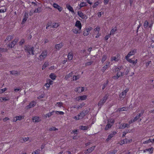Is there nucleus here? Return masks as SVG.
Wrapping results in <instances>:
<instances>
[{"mask_svg": "<svg viewBox=\"0 0 154 154\" xmlns=\"http://www.w3.org/2000/svg\"><path fill=\"white\" fill-rule=\"evenodd\" d=\"M85 103H81L80 105L77 106V109H78L82 108V107L85 106Z\"/></svg>", "mask_w": 154, "mask_h": 154, "instance_id": "36", "label": "nucleus"}, {"mask_svg": "<svg viewBox=\"0 0 154 154\" xmlns=\"http://www.w3.org/2000/svg\"><path fill=\"white\" fill-rule=\"evenodd\" d=\"M59 26V24L58 23H54L53 24L52 27L57 28Z\"/></svg>", "mask_w": 154, "mask_h": 154, "instance_id": "49", "label": "nucleus"}, {"mask_svg": "<svg viewBox=\"0 0 154 154\" xmlns=\"http://www.w3.org/2000/svg\"><path fill=\"white\" fill-rule=\"evenodd\" d=\"M41 7H38L37 9H36L34 11V13H39L41 12Z\"/></svg>", "mask_w": 154, "mask_h": 154, "instance_id": "39", "label": "nucleus"}, {"mask_svg": "<svg viewBox=\"0 0 154 154\" xmlns=\"http://www.w3.org/2000/svg\"><path fill=\"white\" fill-rule=\"evenodd\" d=\"M7 90V88H4L1 89L0 90V94H2L4 92L6 91Z\"/></svg>", "mask_w": 154, "mask_h": 154, "instance_id": "60", "label": "nucleus"}, {"mask_svg": "<svg viewBox=\"0 0 154 154\" xmlns=\"http://www.w3.org/2000/svg\"><path fill=\"white\" fill-rule=\"evenodd\" d=\"M77 13L79 16L82 19H85L86 17V15L81 11H78Z\"/></svg>", "mask_w": 154, "mask_h": 154, "instance_id": "18", "label": "nucleus"}, {"mask_svg": "<svg viewBox=\"0 0 154 154\" xmlns=\"http://www.w3.org/2000/svg\"><path fill=\"white\" fill-rule=\"evenodd\" d=\"M73 118L76 120H79L82 119L81 118H80V117L79 116V115H78L77 116H74Z\"/></svg>", "mask_w": 154, "mask_h": 154, "instance_id": "56", "label": "nucleus"}, {"mask_svg": "<svg viewBox=\"0 0 154 154\" xmlns=\"http://www.w3.org/2000/svg\"><path fill=\"white\" fill-rule=\"evenodd\" d=\"M119 111H123L126 110V108L125 107H122L118 109Z\"/></svg>", "mask_w": 154, "mask_h": 154, "instance_id": "50", "label": "nucleus"}, {"mask_svg": "<svg viewBox=\"0 0 154 154\" xmlns=\"http://www.w3.org/2000/svg\"><path fill=\"white\" fill-rule=\"evenodd\" d=\"M72 74H73L72 72H71L70 73L66 75L65 76L64 79L66 80H68V79L69 78H70L72 76Z\"/></svg>", "mask_w": 154, "mask_h": 154, "instance_id": "25", "label": "nucleus"}, {"mask_svg": "<svg viewBox=\"0 0 154 154\" xmlns=\"http://www.w3.org/2000/svg\"><path fill=\"white\" fill-rule=\"evenodd\" d=\"M149 23L148 22V21L146 20V21L144 23V26L145 27H147L148 26V25Z\"/></svg>", "mask_w": 154, "mask_h": 154, "instance_id": "63", "label": "nucleus"}, {"mask_svg": "<svg viewBox=\"0 0 154 154\" xmlns=\"http://www.w3.org/2000/svg\"><path fill=\"white\" fill-rule=\"evenodd\" d=\"M119 59H118L116 57L113 56L111 58V61H112L113 60L115 61V62H117L119 61Z\"/></svg>", "mask_w": 154, "mask_h": 154, "instance_id": "38", "label": "nucleus"}, {"mask_svg": "<svg viewBox=\"0 0 154 154\" xmlns=\"http://www.w3.org/2000/svg\"><path fill=\"white\" fill-rule=\"evenodd\" d=\"M140 117V115H139L138 114H137V115L136 116V117L134 119V120H135V121H137V120H138Z\"/></svg>", "mask_w": 154, "mask_h": 154, "instance_id": "58", "label": "nucleus"}, {"mask_svg": "<svg viewBox=\"0 0 154 154\" xmlns=\"http://www.w3.org/2000/svg\"><path fill=\"white\" fill-rule=\"evenodd\" d=\"M107 82L106 83H104L103 85V87L102 88V90H103L105 89V88L106 87L107 85Z\"/></svg>", "mask_w": 154, "mask_h": 154, "instance_id": "62", "label": "nucleus"}, {"mask_svg": "<svg viewBox=\"0 0 154 154\" xmlns=\"http://www.w3.org/2000/svg\"><path fill=\"white\" fill-rule=\"evenodd\" d=\"M153 147H151L150 148L148 149H146L144 150V152H146V151H149L150 153H152L153 152Z\"/></svg>", "mask_w": 154, "mask_h": 154, "instance_id": "31", "label": "nucleus"}, {"mask_svg": "<svg viewBox=\"0 0 154 154\" xmlns=\"http://www.w3.org/2000/svg\"><path fill=\"white\" fill-rule=\"evenodd\" d=\"M150 142L152 143V141L151 140V139H149L148 140H146V141L143 142V144L148 143H149Z\"/></svg>", "mask_w": 154, "mask_h": 154, "instance_id": "52", "label": "nucleus"}, {"mask_svg": "<svg viewBox=\"0 0 154 154\" xmlns=\"http://www.w3.org/2000/svg\"><path fill=\"white\" fill-rule=\"evenodd\" d=\"M125 123H122L120 124L119 127V128H125Z\"/></svg>", "mask_w": 154, "mask_h": 154, "instance_id": "46", "label": "nucleus"}, {"mask_svg": "<svg viewBox=\"0 0 154 154\" xmlns=\"http://www.w3.org/2000/svg\"><path fill=\"white\" fill-rule=\"evenodd\" d=\"M100 27L99 26H97L94 29V31H97L98 32V33L99 32L100 30Z\"/></svg>", "mask_w": 154, "mask_h": 154, "instance_id": "64", "label": "nucleus"}, {"mask_svg": "<svg viewBox=\"0 0 154 154\" xmlns=\"http://www.w3.org/2000/svg\"><path fill=\"white\" fill-rule=\"evenodd\" d=\"M36 103L35 101H32L30 103L29 105L27 106L26 108V109H29L31 107H34L36 104Z\"/></svg>", "mask_w": 154, "mask_h": 154, "instance_id": "9", "label": "nucleus"}, {"mask_svg": "<svg viewBox=\"0 0 154 154\" xmlns=\"http://www.w3.org/2000/svg\"><path fill=\"white\" fill-rule=\"evenodd\" d=\"M16 44V43L13 41L11 43L10 47L11 48H13L15 46Z\"/></svg>", "mask_w": 154, "mask_h": 154, "instance_id": "53", "label": "nucleus"}, {"mask_svg": "<svg viewBox=\"0 0 154 154\" xmlns=\"http://www.w3.org/2000/svg\"><path fill=\"white\" fill-rule=\"evenodd\" d=\"M110 62L109 61H107L106 62V65L103 67V71H105V70L108 68L109 66Z\"/></svg>", "mask_w": 154, "mask_h": 154, "instance_id": "20", "label": "nucleus"}, {"mask_svg": "<svg viewBox=\"0 0 154 154\" xmlns=\"http://www.w3.org/2000/svg\"><path fill=\"white\" fill-rule=\"evenodd\" d=\"M63 43L62 42L59 44H57L55 45V48L56 50H60L63 47Z\"/></svg>", "mask_w": 154, "mask_h": 154, "instance_id": "14", "label": "nucleus"}, {"mask_svg": "<svg viewBox=\"0 0 154 154\" xmlns=\"http://www.w3.org/2000/svg\"><path fill=\"white\" fill-rule=\"evenodd\" d=\"M117 151L116 150H113L111 151L108 152L107 154H115L117 152Z\"/></svg>", "mask_w": 154, "mask_h": 154, "instance_id": "40", "label": "nucleus"}, {"mask_svg": "<svg viewBox=\"0 0 154 154\" xmlns=\"http://www.w3.org/2000/svg\"><path fill=\"white\" fill-rule=\"evenodd\" d=\"M63 103L61 102H58L57 103L55 106H58L59 107H61L63 106Z\"/></svg>", "mask_w": 154, "mask_h": 154, "instance_id": "45", "label": "nucleus"}, {"mask_svg": "<svg viewBox=\"0 0 154 154\" xmlns=\"http://www.w3.org/2000/svg\"><path fill=\"white\" fill-rule=\"evenodd\" d=\"M101 3V2L100 1H98L94 3V5L92 6V7L93 8H96L99 4Z\"/></svg>", "mask_w": 154, "mask_h": 154, "instance_id": "24", "label": "nucleus"}, {"mask_svg": "<svg viewBox=\"0 0 154 154\" xmlns=\"http://www.w3.org/2000/svg\"><path fill=\"white\" fill-rule=\"evenodd\" d=\"M72 31L75 33V34H77V33H79V30L77 28H74L72 30Z\"/></svg>", "mask_w": 154, "mask_h": 154, "instance_id": "42", "label": "nucleus"}, {"mask_svg": "<svg viewBox=\"0 0 154 154\" xmlns=\"http://www.w3.org/2000/svg\"><path fill=\"white\" fill-rule=\"evenodd\" d=\"M47 82L49 83L50 85H51L53 84V81L50 79H48L47 80Z\"/></svg>", "mask_w": 154, "mask_h": 154, "instance_id": "54", "label": "nucleus"}, {"mask_svg": "<svg viewBox=\"0 0 154 154\" xmlns=\"http://www.w3.org/2000/svg\"><path fill=\"white\" fill-rule=\"evenodd\" d=\"M112 124H111L109 121H108V124L106 125L105 127V130H108L109 128H111L112 126Z\"/></svg>", "mask_w": 154, "mask_h": 154, "instance_id": "27", "label": "nucleus"}, {"mask_svg": "<svg viewBox=\"0 0 154 154\" xmlns=\"http://www.w3.org/2000/svg\"><path fill=\"white\" fill-rule=\"evenodd\" d=\"M137 50L136 49H134L133 50L130 51L127 55L125 57L126 58L129 57L131 56L134 55L136 53Z\"/></svg>", "mask_w": 154, "mask_h": 154, "instance_id": "10", "label": "nucleus"}, {"mask_svg": "<svg viewBox=\"0 0 154 154\" xmlns=\"http://www.w3.org/2000/svg\"><path fill=\"white\" fill-rule=\"evenodd\" d=\"M48 65V62H45L42 66V69H45Z\"/></svg>", "mask_w": 154, "mask_h": 154, "instance_id": "43", "label": "nucleus"}, {"mask_svg": "<svg viewBox=\"0 0 154 154\" xmlns=\"http://www.w3.org/2000/svg\"><path fill=\"white\" fill-rule=\"evenodd\" d=\"M33 47H31L29 46H26L25 48V51L29 53V54L34 55Z\"/></svg>", "mask_w": 154, "mask_h": 154, "instance_id": "1", "label": "nucleus"}, {"mask_svg": "<svg viewBox=\"0 0 154 154\" xmlns=\"http://www.w3.org/2000/svg\"><path fill=\"white\" fill-rule=\"evenodd\" d=\"M87 98V96L84 95L82 96H80L78 97L77 98V100L79 101L80 100H85Z\"/></svg>", "mask_w": 154, "mask_h": 154, "instance_id": "17", "label": "nucleus"}, {"mask_svg": "<svg viewBox=\"0 0 154 154\" xmlns=\"http://www.w3.org/2000/svg\"><path fill=\"white\" fill-rule=\"evenodd\" d=\"M49 131H57L58 130V129L57 128H56L55 127H53L51 128H50L49 129Z\"/></svg>", "mask_w": 154, "mask_h": 154, "instance_id": "51", "label": "nucleus"}, {"mask_svg": "<svg viewBox=\"0 0 154 154\" xmlns=\"http://www.w3.org/2000/svg\"><path fill=\"white\" fill-rule=\"evenodd\" d=\"M89 109H85L79 114V116L80 117V118L82 119L84 116L89 113Z\"/></svg>", "mask_w": 154, "mask_h": 154, "instance_id": "2", "label": "nucleus"}, {"mask_svg": "<svg viewBox=\"0 0 154 154\" xmlns=\"http://www.w3.org/2000/svg\"><path fill=\"white\" fill-rule=\"evenodd\" d=\"M53 7L54 8L57 9L60 12L62 11V7H61L60 6H59L57 3H54L53 5Z\"/></svg>", "mask_w": 154, "mask_h": 154, "instance_id": "15", "label": "nucleus"}, {"mask_svg": "<svg viewBox=\"0 0 154 154\" xmlns=\"http://www.w3.org/2000/svg\"><path fill=\"white\" fill-rule=\"evenodd\" d=\"M29 139V138L27 137H22L20 140V142H21V143H23V142H26V141L28 140Z\"/></svg>", "mask_w": 154, "mask_h": 154, "instance_id": "28", "label": "nucleus"}, {"mask_svg": "<svg viewBox=\"0 0 154 154\" xmlns=\"http://www.w3.org/2000/svg\"><path fill=\"white\" fill-rule=\"evenodd\" d=\"M116 71L118 72L122 70H125L124 69L122 66H119L118 67H115V69Z\"/></svg>", "mask_w": 154, "mask_h": 154, "instance_id": "23", "label": "nucleus"}, {"mask_svg": "<svg viewBox=\"0 0 154 154\" xmlns=\"http://www.w3.org/2000/svg\"><path fill=\"white\" fill-rule=\"evenodd\" d=\"M9 100V99L4 97H0V101L2 102L3 101H7Z\"/></svg>", "mask_w": 154, "mask_h": 154, "instance_id": "47", "label": "nucleus"}, {"mask_svg": "<svg viewBox=\"0 0 154 154\" xmlns=\"http://www.w3.org/2000/svg\"><path fill=\"white\" fill-rule=\"evenodd\" d=\"M75 26L77 27L79 30L81 29L82 28V24L79 21L77 20L76 22Z\"/></svg>", "mask_w": 154, "mask_h": 154, "instance_id": "13", "label": "nucleus"}, {"mask_svg": "<svg viewBox=\"0 0 154 154\" xmlns=\"http://www.w3.org/2000/svg\"><path fill=\"white\" fill-rule=\"evenodd\" d=\"M10 72L11 74L15 75H18L19 74L17 71L14 70L10 71Z\"/></svg>", "mask_w": 154, "mask_h": 154, "instance_id": "33", "label": "nucleus"}, {"mask_svg": "<svg viewBox=\"0 0 154 154\" xmlns=\"http://www.w3.org/2000/svg\"><path fill=\"white\" fill-rule=\"evenodd\" d=\"M80 78V76L79 75H73L72 77L73 81H76L78 79Z\"/></svg>", "mask_w": 154, "mask_h": 154, "instance_id": "35", "label": "nucleus"}, {"mask_svg": "<svg viewBox=\"0 0 154 154\" xmlns=\"http://www.w3.org/2000/svg\"><path fill=\"white\" fill-rule=\"evenodd\" d=\"M117 133L116 131L112 132L108 136V137L106 139V140L108 141L109 140H110L112 137H113L115 134H116Z\"/></svg>", "mask_w": 154, "mask_h": 154, "instance_id": "11", "label": "nucleus"}, {"mask_svg": "<svg viewBox=\"0 0 154 154\" xmlns=\"http://www.w3.org/2000/svg\"><path fill=\"white\" fill-rule=\"evenodd\" d=\"M73 57V54L72 52H70L68 53V58L69 60H71L72 59Z\"/></svg>", "mask_w": 154, "mask_h": 154, "instance_id": "30", "label": "nucleus"}, {"mask_svg": "<svg viewBox=\"0 0 154 154\" xmlns=\"http://www.w3.org/2000/svg\"><path fill=\"white\" fill-rule=\"evenodd\" d=\"M92 29V28L91 27L86 28L84 29L83 34L85 36L88 35L90 33V31Z\"/></svg>", "mask_w": 154, "mask_h": 154, "instance_id": "6", "label": "nucleus"}, {"mask_svg": "<svg viewBox=\"0 0 154 154\" xmlns=\"http://www.w3.org/2000/svg\"><path fill=\"white\" fill-rule=\"evenodd\" d=\"M40 149H38L33 152L32 154H39L40 153Z\"/></svg>", "mask_w": 154, "mask_h": 154, "instance_id": "41", "label": "nucleus"}, {"mask_svg": "<svg viewBox=\"0 0 154 154\" xmlns=\"http://www.w3.org/2000/svg\"><path fill=\"white\" fill-rule=\"evenodd\" d=\"M129 89L128 88H126L125 90H123L122 93L119 95V97L120 98L123 99L125 97L127 93L129 91Z\"/></svg>", "mask_w": 154, "mask_h": 154, "instance_id": "5", "label": "nucleus"}, {"mask_svg": "<svg viewBox=\"0 0 154 154\" xmlns=\"http://www.w3.org/2000/svg\"><path fill=\"white\" fill-rule=\"evenodd\" d=\"M47 52L46 51H44L39 56L38 59L40 61L43 60L46 57Z\"/></svg>", "mask_w": 154, "mask_h": 154, "instance_id": "3", "label": "nucleus"}, {"mask_svg": "<svg viewBox=\"0 0 154 154\" xmlns=\"http://www.w3.org/2000/svg\"><path fill=\"white\" fill-rule=\"evenodd\" d=\"M84 91V87H79L76 88L75 91L78 93H81Z\"/></svg>", "mask_w": 154, "mask_h": 154, "instance_id": "22", "label": "nucleus"}, {"mask_svg": "<svg viewBox=\"0 0 154 154\" xmlns=\"http://www.w3.org/2000/svg\"><path fill=\"white\" fill-rule=\"evenodd\" d=\"M126 143L127 142L124 141L123 140H121L120 142H119V143L121 145H122L123 144L125 143Z\"/></svg>", "mask_w": 154, "mask_h": 154, "instance_id": "61", "label": "nucleus"}, {"mask_svg": "<svg viewBox=\"0 0 154 154\" xmlns=\"http://www.w3.org/2000/svg\"><path fill=\"white\" fill-rule=\"evenodd\" d=\"M95 147L96 146H94L89 148L88 149L85 150L84 153L85 154H87L91 152L94 150Z\"/></svg>", "mask_w": 154, "mask_h": 154, "instance_id": "7", "label": "nucleus"}, {"mask_svg": "<svg viewBox=\"0 0 154 154\" xmlns=\"http://www.w3.org/2000/svg\"><path fill=\"white\" fill-rule=\"evenodd\" d=\"M107 56L106 55H104L103 56L101 59V62L103 63L106 59Z\"/></svg>", "mask_w": 154, "mask_h": 154, "instance_id": "37", "label": "nucleus"}, {"mask_svg": "<svg viewBox=\"0 0 154 154\" xmlns=\"http://www.w3.org/2000/svg\"><path fill=\"white\" fill-rule=\"evenodd\" d=\"M67 8L72 13H74V11L72 7L69 5L67 4L66 5Z\"/></svg>", "mask_w": 154, "mask_h": 154, "instance_id": "21", "label": "nucleus"}, {"mask_svg": "<svg viewBox=\"0 0 154 154\" xmlns=\"http://www.w3.org/2000/svg\"><path fill=\"white\" fill-rule=\"evenodd\" d=\"M108 96L106 94L99 102L98 105L99 106H101L106 102L108 98Z\"/></svg>", "mask_w": 154, "mask_h": 154, "instance_id": "4", "label": "nucleus"}, {"mask_svg": "<svg viewBox=\"0 0 154 154\" xmlns=\"http://www.w3.org/2000/svg\"><path fill=\"white\" fill-rule=\"evenodd\" d=\"M25 42V40L24 39H22L19 43V45H22Z\"/></svg>", "mask_w": 154, "mask_h": 154, "instance_id": "59", "label": "nucleus"}, {"mask_svg": "<svg viewBox=\"0 0 154 154\" xmlns=\"http://www.w3.org/2000/svg\"><path fill=\"white\" fill-rule=\"evenodd\" d=\"M124 140V141L127 142V143H129L132 142V140L131 139H125Z\"/></svg>", "mask_w": 154, "mask_h": 154, "instance_id": "48", "label": "nucleus"}, {"mask_svg": "<svg viewBox=\"0 0 154 154\" xmlns=\"http://www.w3.org/2000/svg\"><path fill=\"white\" fill-rule=\"evenodd\" d=\"M14 37V35H8L6 39L5 40V41L6 42H8L13 39Z\"/></svg>", "mask_w": 154, "mask_h": 154, "instance_id": "12", "label": "nucleus"}, {"mask_svg": "<svg viewBox=\"0 0 154 154\" xmlns=\"http://www.w3.org/2000/svg\"><path fill=\"white\" fill-rule=\"evenodd\" d=\"M54 112H55L54 111H53L51 112H49V113H48L47 114H46L45 115V116L46 118L47 117H49L51 116L52 115L54 114Z\"/></svg>", "mask_w": 154, "mask_h": 154, "instance_id": "29", "label": "nucleus"}, {"mask_svg": "<svg viewBox=\"0 0 154 154\" xmlns=\"http://www.w3.org/2000/svg\"><path fill=\"white\" fill-rule=\"evenodd\" d=\"M125 70H122L118 72L116 76H114L113 77L114 79H117L121 76H122L124 75V72Z\"/></svg>", "mask_w": 154, "mask_h": 154, "instance_id": "8", "label": "nucleus"}, {"mask_svg": "<svg viewBox=\"0 0 154 154\" xmlns=\"http://www.w3.org/2000/svg\"><path fill=\"white\" fill-rule=\"evenodd\" d=\"M117 27H115L114 28L112 29L110 31L109 35H114L115 32L117 31Z\"/></svg>", "mask_w": 154, "mask_h": 154, "instance_id": "26", "label": "nucleus"}, {"mask_svg": "<svg viewBox=\"0 0 154 154\" xmlns=\"http://www.w3.org/2000/svg\"><path fill=\"white\" fill-rule=\"evenodd\" d=\"M87 4L85 2H82L81 3L80 5V8H82V7L85 6H87Z\"/></svg>", "mask_w": 154, "mask_h": 154, "instance_id": "44", "label": "nucleus"}, {"mask_svg": "<svg viewBox=\"0 0 154 154\" xmlns=\"http://www.w3.org/2000/svg\"><path fill=\"white\" fill-rule=\"evenodd\" d=\"M126 60L129 62V63H132L133 64H136L137 63V59H136L135 61H134L133 60H131V59H130L129 58V57L126 58Z\"/></svg>", "mask_w": 154, "mask_h": 154, "instance_id": "19", "label": "nucleus"}, {"mask_svg": "<svg viewBox=\"0 0 154 154\" xmlns=\"http://www.w3.org/2000/svg\"><path fill=\"white\" fill-rule=\"evenodd\" d=\"M88 128V127L86 126H83L82 125L80 126V129L81 130H87Z\"/></svg>", "mask_w": 154, "mask_h": 154, "instance_id": "34", "label": "nucleus"}, {"mask_svg": "<svg viewBox=\"0 0 154 154\" xmlns=\"http://www.w3.org/2000/svg\"><path fill=\"white\" fill-rule=\"evenodd\" d=\"M16 118L18 120H21L23 118V116H16Z\"/></svg>", "mask_w": 154, "mask_h": 154, "instance_id": "55", "label": "nucleus"}, {"mask_svg": "<svg viewBox=\"0 0 154 154\" xmlns=\"http://www.w3.org/2000/svg\"><path fill=\"white\" fill-rule=\"evenodd\" d=\"M28 18L26 17H24V18L23 19V20L21 22V24H23L27 20Z\"/></svg>", "mask_w": 154, "mask_h": 154, "instance_id": "57", "label": "nucleus"}, {"mask_svg": "<svg viewBox=\"0 0 154 154\" xmlns=\"http://www.w3.org/2000/svg\"><path fill=\"white\" fill-rule=\"evenodd\" d=\"M49 77L50 78H51L52 80H55L56 78V76L54 73H51V74L49 75Z\"/></svg>", "mask_w": 154, "mask_h": 154, "instance_id": "32", "label": "nucleus"}, {"mask_svg": "<svg viewBox=\"0 0 154 154\" xmlns=\"http://www.w3.org/2000/svg\"><path fill=\"white\" fill-rule=\"evenodd\" d=\"M32 119V121L34 122H39L41 121L40 118L37 116L33 117Z\"/></svg>", "mask_w": 154, "mask_h": 154, "instance_id": "16", "label": "nucleus"}]
</instances>
